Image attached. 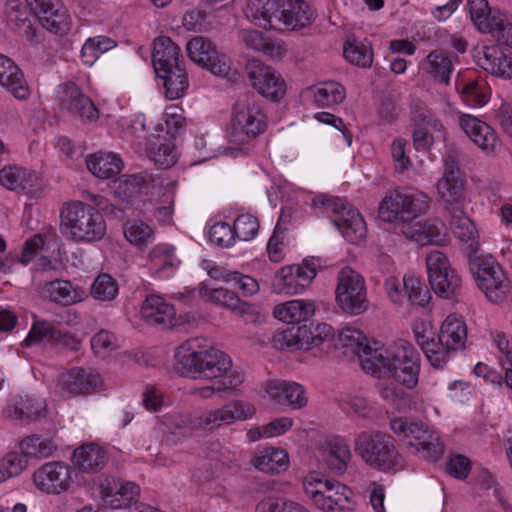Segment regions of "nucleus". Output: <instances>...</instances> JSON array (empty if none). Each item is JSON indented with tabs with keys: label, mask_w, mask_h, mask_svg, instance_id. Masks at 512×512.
<instances>
[{
	"label": "nucleus",
	"mask_w": 512,
	"mask_h": 512,
	"mask_svg": "<svg viewBox=\"0 0 512 512\" xmlns=\"http://www.w3.org/2000/svg\"><path fill=\"white\" fill-rule=\"evenodd\" d=\"M60 224H100L101 214L91 205L74 201L64 206Z\"/></svg>",
	"instance_id": "35"
},
{
	"label": "nucleus",
	"mask_w": 512,
	"mask_h": 512,
	"mask_svg": "<svg viewBox=\"0 0 512 512\" xmlns=\"http://www.w3.org/2000/svg\"><path fill=\"white\" fill-rule=\"evenodd\" d=\"M108 461V452L94 443L76 448L72 455V463L81 473L96 474L108 464Z\"/></svg>",
	"instance_id": "22"
},
{
	"label": "nucleus",
	"mask_w": 512,
	"mask_h": 512,
	"mask_svg": "<svg viewBox=\"0 0 512 512\" xmlns=\"http://www.w3.org/2000/svg\"><path fill=\"white\" fill-rule=\"evenodd\" d=\"M266 392L277 403L293 409H301L308 402L305 388L296 382L270 381Z\"/></svg>",
	"instance_id": "26"
},
{
	"label": "nucleus",
	"mask_w": 512,
	"mask_h": 512,
	"mask_svg": "<svg viewBox=\"0 0 512 512\" xmlns=\"http://www.w3.org/2000/svg\"><path fill=\"white\" fill-rule=\"evenodd\" d=\"M273 313L277 319L283 322L294 324L291 328L283 331L280 334L281 339L284 341V344H281V347L285 345L287 348H289L287 346V341L283 337L284 333L295 327L307 325V322L315 313V304L314 302L307 300H291L275 306ZM311 323L312 322H310L308 326Z\"/></svg>",
	"instance_id": "20"
},
{
	"label": "nucleus",
	"mask_w": 512,
	"mask_h": 512,
	"mask_svg": "<svg viewBox=\"0 0 512 512\" xmlns=\"http://www.w3.org/2000/svg\"><path fill=\"white\" fill-rule=\"evenodd\" d=\"M61 107L82 121L93 122L99 118V111L93 101L73 82L64 85Z\"/></svg>",
	"instance_id": "19"
},
{
	"label": "nucleus",
	"mask_w": 512,
	"mask_h": 512,
	"mask_svg": "<svg viewBox=\"0 0 512 512\" xmlns=\"http://www.w3.org/2000/svg\"><path fill=\"white\" fill-rule=\"evenodd\" d=\"M344 57L354 65L368 68L373 62V51L370 43L358 41L356 38L348 39L343 45Z\"/></svg>",
	"instance_id": "41"
},
{
	"label": "nucleus",
	"mask_w": 512,
	"mask_h": 512,
	"mask_svg": "<svg viewBox=\"0 0 512 512\" xmlns=\"http://www.w3.org/2000/svg\"><path fill=\"white\" fill-rule=\"evenodd\" d=\"M0 184L29 197L37 196L42 190L41 180L34 171L16 165H7L0 170Z\"/></svg>",
	"instance_id": "17"
},
{
	"label": "nucleus",
	"mask_w": 512,
	"mask_h": 512,
	"mask_svg": "<svg viewBox=\"0 0 512 512\" xmlns=\"http://www.w3.org/2000/svg\"><path fill=\"white\" fill-rule=\"evenodd\" d=\"M428 208L429 199L426 195H403L396 192L381 201L379 218L387 223H408L425 214Z\"/></svg>",
	"instance_id": "10"
},
{
	"label": "nucleus",
	"mask_w": 512,
	"mask_h": 512,
	"mask_svg": "<svg viewBox=\"0 0 512 512\" xmlns=\"http://www.w3.org/2000/svg\"><path fill=\"white\" fill-rule=\"evenodd\" d=\"M376 365L369 370L373 375L384 372L394 379L380 388L381 397L396 409H405L411 402L410 394L397 384L413 389L418 384L420 355L414 346L403 339L390 344L383 351H374Z\"/></svg>",
	"instance_id": "2"
},
{
	"label": "nucleus",
	"mask_w": 512,
	"mask_h": 512,
	"mask_svg": "<svg viewBox=\"0 0 512 512\" xmlns=\"http://www.w3.org/2000/svg\"><path fill=\"white\" fill-rule=\"evenodd\" d=\"M255 407L249 403L235 402L220 409L209 411L196 417L192 423L196 428L213 430L223 424H231L239 419H247L254 415Z\"/></svg>",
	"instance_id": "15"
},
{
	"label": "nucleus",
	"mask_w": 512,
	"mask_h": 512,
	"mask_svg": "<svg viewBox=\"0 0 512 512\" xmlns=\"http://www.w3.org/2000/svg\"><path fill=\"white\" fill-rule=\"evenodd\" d=\"M467 339V326L465 321L456 314H450L441 325L438 334V344L441 352L445 351L444 364L450 356L459 350L465 349Z\"/></svg>",
	"instance_id": "18"
},
{
	"label": "nucleus",
	"mask_w": 512,
	"mask_h": 512,
	"mask_svg": "<svg viewBox=\"0 0 512 512\" xmlns=\"http://www.w3.org/2000/svg\"><path fill=\"white\" fill-rule=\"evenodd\" d=\"M59 336L60 330H58L53 324L47 321H37L33 324L29 334L22 344L28 347L44 338L53 342L54 338Z\"/></svg>",
	"instance_id": "53"
},
{
	"label": "nucleus",
	"mask_w": 512,
	"mask_h": 512,
	"mask_svg": "<svg viewBox=\"0 0 512 512\" xmlns=\"http://www.w3.org/2000/svg\"><path fill=\"white\" fill-rule=\"evenodd\" d=\"M44 293L51 301L64 306L81 302L87 297L81 287H74L68 280H55L46 283Z\"/></svg>",
	"instance_id": "32"
},
{
	"label": "nucleus",
	"mask_w": 512,
	"mask_h": 512,
	"mask_svg": "<svg viewBox=\"0 0 512 512\" xmlns=\"http://www.w3.org/2000/svg\"><path fill=\"white\" fill-rule=\"evenodd\" d=\"M422 69L437 83L448 85L453 64L448 52L444 50L431 51L422 63Z\"/></svg>",
	"instance_id": "34"
},
{
	"label": "nucleus",
	"mask_w": 512,
	"mask_h": 512,
	"mask_svg": "<svg viewBox=\"0 0 512 512\" xmlns=\"http://www.w3.org/2000/svg\"><path fill=\"white\" fill-rule=\"evenodd\" d=\"M101 383L102 379L99 373L80 367L68 370L59 378L62 390L71 395L92 393Z\"/></svg>",
	"instance_id": "21"
},
{
	"label": "nucleus",
	"mask_w": 512,
	"mask_h": 512,
	"mask_svg": "<svg viewBox=\"0 0 512 512\" xmlns=\"http://www.w3.org/2000/svg\"><path fill=\"white\" fill-rule=\"evenodd\" d=\"M438 193L447 202H458L463 195L464 185L460 177L440 179L437 183Z\"/></svg>",
	"instance_id": "54"
},
{
	"label": "nucleus",
	"mask_w": 512,
	"mask_h": 512,
	"mask_svg": "<svg viewBox=\"0 0 512 512\" xmlns=\"http://www.w3.org/2000/svg\"><path fill=\"white\" fill-rule=\"evenodd\" d=\"M39 22L50 32L65 35L70 30L71 18L67 9L58 1L47 14L42 16Z\"/></svg>",
	"instance_id": "40"
},
{
	"label": "nucleus",
	"mask_w": 512,
	"mask_h": 512,
	"mask_svg": "<svg viewBox=\"0 0 512 512\" xmlns=\"http://www.w3.org/2000/svg\"><path fill=\"white\" fill-rule=\"evenodd\" d=\"M182 24L189 31H205L208 27L207 13L201 9L190 10L184 14Z\"/></svg>",
	"instance_id": "60"
},
{
	"label": "nucleus",
	"mask_w": 512,
	"mask_h": 512,
	"mask_svg": "<svg viewBox=\"0 0 512 512\" xmlns=\"http://www.w3.org/2000/svg\"><path fill=\"white\" fill-rule=\"evenodd\" d=\"M403 286L405 294L412 304L425 307L429 303L431 299L429 289L416 276H405Z\"/></svg>",
	"instance_id": "48"
},
{
	"label": "nucleus",
	"mask_w": 512,
	"mask_h": 512,
	"mask_svg": "<svg viewBox=\"0 0 512 512\" xmlns=\"http://www.w3.org/2000/svg\"><path fill=\"white\" fill-rule=\"evenodd\" d=\"M117 43L113 39L106 36L91 37L86 40L81 49L82 61L91 66L99 58V56L112 48Z\"/></svg>",
	"instance_id": "43"
},
{
	"label": "nucleus",
	"mask_w": 512,
	"mask_h": 512,
	"mask_svg": "<svg viewBox=\"0 0 512 512\" xmlns=\"http://www.w3.org/2000/svg\"><path fill=\"white\" fill-rule=\"evenodd\" d=\"M186 50L189 58L199 66L216 76H228L231 70L229 58L220 53L210 39L196 36L187 43Z\"/></svg>",
	"instance_id": "11"
},
{
	"label": "nucleus",
	"mask_w": 512,
	"mask_h": 512,
	"mask_svg": "<svg viewBox=\"0 0 512 512\" xmlns=\"http://www.w3.org/2000/svg\"><path fill=\"white\" fill-rule=\"evenodd\" d=\"M181 52L177 44L168 36H159L153 42L152 63L156 74L180 65Z\"/></svg>",
	"instance_id": "29"
},
{
	"label": "nucleus",
	"mask_w": 512,
	"mask_h": 512,
	"mask_svg": "<svg viewBox=\"0 0 512 512\" xmlns=\"http://www.w3.org/2000/svg\"><path fill=\"white\" fill-rule=\"evenodd\" d=\"M247 75L252 86L263 97L279 101L286 93L285 81L276 71L258 60H253L247 66Z\"/></svg>",
	"instance_id": "13"
},
{
	"label": "nucleus",
	"mask_w": 512,
	"mask_h": 512,
	"mask_svg": "<svg viewBox=\"0 0 512 512\" xmlns=\"http://www.w3.org/2000/svg\"><path fill=\"white\" fill-rule=\"evenodd\" d=\"M409 447H414L416 453L428 461H437L444 452V445L438 436L430 434L422 442H408Z\"/></svg>",
	"instance_id": "50"
},
{
	"label": "nucleus",
	"mask_w": 512,
	"mask_h": 512,
	"mask_svg": "<svg viewBox=\"0 0 512 512\" xmlns=\"http://www.w3.org/2000/svg\"><path fill=\"white\" fill-rule=\"evenodd\" d=\"M241 37L248 47L271 57L275 55L276 46L271 40L264 38L262 32L257 30L243 31Z\"/></svg>",
	"instance_id": "55"
},
{
	"label": "nucleus",
	"mask_w": 512,
	"mask_h": 512,
	"mask_svg": "<svg viewBox=\"0 0 512 512\" xmlns=\"http://www.w3.org/2000/svg\"><path fill=\"white\" fill-rule=\"evenodd\" d=\"M71 480V467L61 461L45 463L33 474L36 487L53 495L66 492L70 487Z\"/></svg>",
	"instance_id": "14"
},
{
	"label": "nucleus",
	"mask_w": 512,
	"mask_h": 512,
	"mask_svg": "<svg viewBox=\"0 0 512 512\" xmlns=\"http://www.w3.org/2000/svg\"><path fill=\"white\" fill-rule=\"evenodd\" d=\"M271 289L276 294L294 295L305 290L303 284L296 280L293 274V268L284 266L274 275L271 283Z\"/></svg>",
	"instance_id": "42"
},
{
	"label": "nucleus",
	"mask_w": 512,
	"mask_h": 512,
	"mask_svg": "<svg viewBox=\"0 0 512 512\" xmlns=\"http://www.w3.org/2000/svg\"><path fill=\"white\" fill-rule=\"evenodd\" d=\"M199 295L205 301L226 308L243 318L246 323H255L260 317L256 307L241 300L238 295L226 288H210L206 283L199 286Z\"/></svg>",
	"instance_id": "12"
},
{
	"label": "nucleus",
	"mask_w": 512,
	"mask_h": 512,
	"mask_svg": "<svg viewBox=\"0 0 512 512\" xmlns=\"http://www.w3.org/2000/svg\"><path fill=\"white\" fill-rule=\"evenodd\" d=\"M146 153L154 163L164 169L170 168L177 162V152L173 143L149 142Z\"/></svg>",
	"instance_id": "44"
},
{
	"label": "nucleus",
	"mask_w": 512,
	"mask_h": 512,
	"mask_svg": "<svg viewBox=\"0 0 512 512\" xmlns=\"http://www.w3.org/2000/svg\"><path fill=\"white\" fill-rule=\"evenodd\" d=\"M117 281L107 273L99 274L90 289L91 296L99 301H112L118 295Z\"/></svg>",
	"instance_id": "46"
},
{
	"label": "nucleus",
	"mask_w": 512,
	"mask_h": 512,
	"mask_svg": "<svg viewBox=\"0 0 512 512\" xmlns=\"http://www.w3.org/2000/svg\"><path fill=\"white\" fill-rule=\"evenodd\" d=\"M351 459V451L345 440L334 436L327 441L325 461L331 470L343 473Z\"/></svg>",
	"instance_id": "37"
},
{
	"label": "nucleus",
	"mask_w": 512,
	"mask_h": 512,
	"mask_svg": "<svg viewBox=\"0 0 512 512\" xmlns=\"http://www.w3.org/2000/svg\"><path fill=\"white\" fill-rule=\"evenodd\" d=\"M469 13L471 20L478 30H489V24L486 22L484 14L488 12L489 4L487 0H469Z\"/></svg>",
	"instance_id": "59"
},
{
	"label": "nucleus",
	"mask_w": 512,
	"mask_h": 512,
	"mask_svg": "<svg viewBox=\"0 0 512 512\" xmlns=\"http://www.w3.org/2000/svg\"><path fill=\"white\" fill-rule=\"evenodd\" d=\"M256 469L267 474H279L288 467V455L283 449L267 448L253 460Z\"/></svg>",
	"instance_id": "39"
},
{
	"label": "nucleus",
	"mask_w": 512,
	"mask_h": 512,
	"mask_svg": "<svg viewBox=\"0 0 512 512\" xmlns=\"http://www.w3.org/2000/svg\"><path fill=\"white\" fill-rule=\"evenodd\" d=\"M99 487L104 504L112 509L129 507L140 491L135 483H123L110 475L101 476Z\"/></svg>",
	"instance_id": "16"
},
{
	"label": "nucleus",
	"mask_w": 512,
	"mask_h": 512,
	"mask_svg": "<svg viewBox=\"0 0 512 512\" xmlns=\"http://www.w3.org/2000/svg\"><path fill=\"white\" fill-rule=\"evenodd\" d=\"M462 99L465 103L481 107L487 102L486 94L482 92L478 83L470 81L461 90Z\"/></svg>",
	"instance_id": "64"
},
{
	"label": "nucleus",
	"mask_w": 512,
	"mask_h": 512,
	"mask_svg": "<svg viewBox=\"0 0 512 512\" xmlns=\"http://www.w3.org/2000/svg\"><path fill=\"white\" fill-rule=\"evenodd\" d=\"M0 84L16 99L26 100L30 96V88L23 72L3 54H0Z\"/></svg>",
	"instance_id": "24"
},
{
	"label": "nucleus",
	"mask_w": 512,
	"mask_h": 512,
	"mask_svg": "<svg viewBox=\"0 0 512 512\" xmlns=\"http://www.w3.org/2000/svg\"><path fill=\"white\" fill-rule=\"evenodd\" d=\"M285 226H275L273 235L270 237L267 244V251L271 261L278 262L281 258L280 254L284 248Z\"/></svg>",
	"instance_id": "63"
},
{
	"label": "nucleus",
	"mask_w": 512,
	"mask_h": 512,
	"mask_svg": "<svg viewBox=\"0 0 512 512\" xmlns=\"http://www.w3.org/2000/svg\"><path fill=\"white\" fill-rule=\"evenodd\" d=\"M394 226V233L402 234L406 239L417 244L445 246L449 243L450 237L447 226Z\"/></svg>",
	"instance_id": "27"
},
{
	"label": "nucleus",
	"mask_w": 512,
	"mask_h": 512,
	"mask_svg": "<svg viewBox=\"0 0 512 512\" xmlns=\"http://www.w3.org/2000/svg\"><path fill=\"white\" fill-rule=\"evenodd\" d=\"M255 512H310L299 503L288 501L281 497L269 496L263 498L255 508Z\"/></svg>",
	"instance_id": "47"
},
{
	"label": "nucleus",
	"mask_w": 512,
	"mask_h": 512,
	"mask_svg": "<svg viewBox=\"0 0 512 512\" xmlns=\"http://www.w3.org/2000/svg\"><path fill=\"white\" fill-rule=\"evenodd\" d=\"M267 128L266 115L259 98L252 92L238 96L232 112L229 135L234 142L244 143L256 138Z\"/></svg>",
	"instance_id": "7"
},
{
	"label": "nucleus",
	"mask_w": 512,
	"mask_h": 512,
	"mask_svg": "<svg viewBox=\"0 0 512 512\" xmlns=\"http://www.w3.org/2000/svg\"><path fill=\"white\" fill-rule=\"evenodd\" d=\"M43 411L44 406L41 403L29 396H25V398H21L20 403L13 408V416L17 419L32 421L38 419Z\"/></svg>",
	"instance_id": "56"
},
{
	"label": "nucleus",
	"mask_w": 512,
	"mask_h": 512,
	"mask_svg": "<svg viewBox=\"0 0 512 512\" xmlns=\"http://www.w3.org/2000/svg\"><path fill=\"white\" fill-rule=\"evenodd\" d=\"M417 344L422 348L426 355L429 363L434 368L444 367V352H441L440 344H438V338L434 337V333L428 330L424 323L416 325L413 329Z\"/></svg>",
	"instance_id": "36"
},
{
	"label": "nucleus",
	"mask_w": 512,
	"mask_h": 512,
	"mask_svg": "<svg viewBox=\"0 0 512 512\" xmlns=\"http://www.w3.org/2000/svg\"><path fill=\"white\" fill-rule=\"evenodd\" d=\"M145 180L138 175H124L114 181V191L121 198H132L140 193Z\"/></svg>",
	"instance_id": "51"
},
{
	"label": "nucleus",
	"mask_w": 512,
	"mask_h": 512,
	"mask_svg": "<svg viewBox=\"0 0 512 512\" xmlns=\"http://www.w3.org/2000/svg\"><path fill=\"white\" fill-rule=\"evenodd\" d=\"M245 15L256 25L296 30L312 23L313 11L304 0H249Z\"/></svg>",
	"instance_id": "5"
},
{
	"label": "nucleus",
	"mask_w": 512,
	"mask_h": 512,
	"mask_svg": "<svg viewBox=\"0 0 512 512\" xmlns=\"http://www.w3.org/2000/svg\"><path fill=\"white\" fill-rule=\"evenodd\" d=\"M354 451L364 463L381 472H397L404 466L395 439L382 431H362L354 439Z\"/></svg>",
	"instance_id": "6"
},
{
	"label": "nucleus",
	"mask_w": 512,
	"mask_h": 512,
	"mask_svg": "<svg viewBox=\"0 0 512 512\" xmlns=\"http://www.w3.org/2000/svg\"><path fill=\"white\" fill-rule=\"evenodd\" d=\"M453 227L452 232L462 243V251L478 287L485 292L489 301H502L505 298L504 273L492 256L484 257L481 253L477 226Z\"/></svg>",
	"instance_id": "4"
},
{
	"label": "nucleus",
	"mask_w": 512,
	"mask_h": 512,
	"mask_svg": "<svg viewBox=\"0 0 512 512\" xmlns=\"http://www.w3.org/2000/svg\"><path fill=\"white\" fill-rule=\"evenodd\" d=\"M141 315L149 325L170 328L173 326L176 311L174 306L162 297L150 295L141 306Z\"/></svg>",
	"instance_id": "28"
},
{
	"label": "nucleus",
	"mask_w": 512,
	"mask_h": 512,
	"mask_svg": "<svg viewBox=\"0 0 512 512\" xmlns=\"http://www.w3.org/2000/svg\"><path fill=\"white\" fill-rule=\"evenodd\" d=\"M470 470L471 461L464 455H455L446 464L447 473L461 480L467 478Z\"/></svg>",
	"instance_id": "61"
},
{
	"label": "nucleus",
	"mask_w": 512,
	"mask_h": 512,
	"mask_svg": "<svg viewBox=\"0 0 512 512\" xmlns=\"http://www.w3.org/2000/svg\"><path fill=\"white\" fill-rule=\"evenodd\" d=\"M351 489L336 480H332L324 498H320L319 509L323 511L350 512L354 510L355 503L352 501Z\"/></svg>",
	"instance_id": "31"
},
{
	"label": "nucleus",
	"mask_w": 512,
	"mask_h": 512,
	"mask_svg": "<svg viewBox=\"0 0 512 512\" xmlns=\"http://www.w3.org/2000/svg\"><path fill=\"white\" fill-rule=\"evenodd\" d=\"M428 280L436 295L444 299H458L461 296V278L450 267L446 255L438 250L426 257Z\"/></svg>",
	"instance_id": "9"
},
{
	"label": "nucleus",
	"mask_w": 512,
	"mask_h": 512,
	"mask_svg": "<svg viewBox=\"0 0 512 512\" xmlns=\"http://www.w3.org/2000/svg\"><path fill=\"white\" fill-rule=\"evenodd\" d=\"M60 232L75 242H93L104 237L106 226H60Z\"/></svg>",
	"instance_id": "45"
},
{
	"label": "nucleus",
	"mask_w": 512,
	"mask_h": 512,
	"mask_svg": "<svg viewBox=\"0 0 512 512\" xmlns=\"http://www.w3.org/2000/svg\"><path fill=\"white\" fill-rule=\"evenodd\" d=\"M287 267L293 268L296 280L303 284L305 289L310 286L317 274L314 264L308 259L303 260L301 264L288 265Z\"/></svg>",
	"instance_id": "62"
},
{
	"label": "nucleus",
	"mask_w": 512,
	"mask_h": 512,
	"mask_svg": "<svg viewBox=\"0 0 512 512\" xmlns=\"http://www.w3.org/2000/svg\"><path fill=\"white\" fill-rule=\"evenodd\" d=\"M484 17L491 27H489V30H480L481 32L495 34L498 42L502 44L512 43V40L509 39V35H506V32L509 33L511 27H505V17L503 14L498 10L489 8L488 12H485Z\"/></svg>",
	"instance_id": "52"
},
{
	"label": "nucleus",
	"mask_w": 512,
	"mask_h": 512,
	"mask_svg": "<svg viewBox=\"0 0 512 512\" xmlns=\"http://www.w3.org/2000/svg\"><path fill=\"white\" fill-rule=\"evenodd\" d=\"M485 70L503 79L512 78V51L509 48L490 46L484 48Z\"/></svg>",
	"instance_id": "30"
},
{
	"label": "nucleus",
	"mask_w": 512,
	"mask_h": 512,
	"mask_svg": "<svg viewBox=\"0 0 512 512\" xmlns=\"http://www.w3.org/2000/svg\"><path fill=\"white\" fill-rule=\"evenodd\" d=\"M335 301L343 313L351 316L361 315L369 308L364 278L351 267L338 273Z\"/></svg>",
	"instance_id": "8"
},
{
	"label": "nucleus",
	"mask_w": 512,
	"mask_h": 512,
	"mask_svg": "<svg viewBox=\"0 0 512 512\" xmlns=\"http://www.w3.org/2000/svg\"><path fill=\"white\" fill-rule=\"evenodd\" d=\"M459 124L467 136L481 149L493 151L496 148L497 133L486 122L472 115L462 114L459 117Z\"/></svg>",
	"instance_id": "25"
},
{
	"label": "nucleus",
	"mask_w": 512,
	"mask_h": 512,
	"mask_svg": "<svg viewBox=\"0 0 512 512\" xmlns=\"http://www.w3.org/2000/svg\"><path fill=\"white\" fill-rule=\"evenodd\" d=\"M88 170L99 179H109L123 168V161L113 153L97 152L86 158Z\"/></svg>",
	"instance_id": "33"
},
{
	"label": "nucleus",
	"mask_w": 512,
	"mask_h": 512,
	"mask_svg": "<svg viewBox=\"0 0 512 512\" xmlns=\"http://www.w3.org/2000/svg\"><path fill=\"white\" fill-rule=\"evenodd\" d=\"M413 142L417 150L428 149L434 142L433 132L440 130L442 124L427 109L416 106L413 110Z\"/></svg>",
	"instance_id": "23"
},
{
	"label": "nucleus",
	"mask_w": 512,
	"mask_h": 512,
	"mask_svg": "<svg viewBox=\"0 0 512 512\" xmlns=\"http://www.w3.org/2000/svg\"><path fill=\"white\" fill-rule=\"evenodd\" d=\"M156 75L163 79L165 95L170 100L181 98L189 86L186 70L181 65Z\"/></svg>",
	"instance_id": "38"
},
{
	"label": "nucleus",
	"mask_w": 512,
	"mask_h": 512,
	"mask_svg": "<svg viewBox=\"0 0 512 512\" xmlns=\"http://www.w3.org/2000/svg\"><path fill=\"white\" fill-rule=\"evenodd\" d=\"M197 339L182 343L175 352L177 371L184 377L208 380L218 379L213 385L202 387L199 394L210 398L215 392L234 390L243 380V374L232 371V360L225 352L209 347L199 349Z\"/></svg>",
	"instance_id": "1"
},
{
	"label": "nucleus",
	"mask_w": 512,
	"mask_h": 512,
	"mask_svg": "<svg viewBox=\"0 0 512 512\" xmlns=\"http://www.w3.org/2000/svg\"><path fill=\"white\" fill-rule=\"evenodd\" d=\"M235 228L237 226H210L209 240L218 246L230 247L235 241Z\"/></svg>",
	"instance_id": "58"
},
{
	"label": "nucleus",
	"mask_w": 512,
	"mask_h": 512,
	"mask_svg": "<svg viewBox=\"0 0 512 512\" xmlns=\"http://www.w3.org/2000/svg\"><path fill=\"white\" fill-rule=\"evenodd\" d=\"M314 99L319 106L339 104L345 99V88L336 82L324 83L314 94Z\"/></svg>",
	"instance_id": "49"
},
{
	"label": "nucleus",
	"mask_w": 512,
	"mask_h": 512,
	"mask_svg": "<svg viewBox=\"0 0 512 512\" xmlns=\"http://www.w3.org/2000/svg\"><path fill=\"white\" fill-rule=\"evenodd\" d=\"M284 339L287 341L289 349L310 350L314 347L326 345V349L338 350L342 348V354L345 356L356 355L361 359L362 368L366 371L372 370L376 365L374 361V351L368 344L362 340V333L356 329L346 328L336 336L331 325L327 323H311L295 327L284 333Z\"/></svg>",
	"instance_id": "3"
},
{
	"label": "nucleus",
	"mask_w": 512,
	"mask_h": 512,
	"mask_svg": "<svg viewBox=\"0 0 512 512\" xmlns=\"http://www.w3.org/2000/svg\"><path fill=\"white\" fill-rule=\"evenodd\" d=\"M125 238L133 245H146L153 237L151 226H123Z\"/></svg>",
	"instance_id": "57"
}]
</instances>
